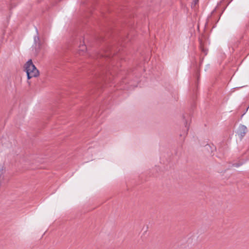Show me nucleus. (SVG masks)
Here are the masks:
<instances>
[{
    "label": "nucleus",
    "instance_id": "nucleus-1",
    "mask_svg": "<svg viewBox=\"0 0 249 249\" xmlns=\"http://www.w3.org/2000/svg\"><path fill=\"white\" fill-rule=\"evenodd\" d=\"M25 71L26 72L27 78L30 79L33 77H36L39 75L38 70L32 63V60H28L24 65Z\"/></svg>",
    "mask_w": 249,
    "mask_h": 249
},
{
    "label": "nucleus",
    "instance_id": "nucleus-2",
    "mask_svg": "<svg viewBox=\"0 0 249 249\" xmlns=\"http://www.w3.org/2000/svg\"><path fill=\"white\" fill-rule=\"evenodd\" d=\"M36 36H35L34 37V44L36 46L35 47V50L36 52L37 53L39 52V51L40 48L41 46V43L40 41V38L38 36V32L37 29L36 28Z\"/></svg>",
    "mask_w": 249,
    "mask_h": 249
},
{
    "label": "nucleus",
    "instance_id": "nucleus-3",
    "mask_svg": "<svg viewBox=\"0 0 249 249\" xmlns=\"http://www.w3.org/2000/svg\"><path fill=\"white\" fill-rule=\"evenodd\" d=\"M247 132V127L243 125L239 126L237 130V134L241 138H242Z\"/></svg>",
    "mask_w": 249,
    "mask_h": 249
},
{
    "label": "nucleus",
    "instance_id": "nucleus-4",
    "mask_svg": "<svg viewBox=\"0 0 249 249\" xmlns=\"http://www.w3.org/2000/svg\"><path fill=\"white\" fill-rule=\"evenodd\" d=\"M200 49L202 52H203L204 55H206L207 53V50L205 47L204 45L201 40L200 41Z\"/></svg>",
    "mask_w": 249,
    "mask_h": 249
},
{
    "label": "nucleus",
    "instance_id": "nucleus-5",
    "mask_svg": "<svg viewBox=\"0 0 249 249\" xmlns=\"http://www.w3.org/2000/svg\"><path fill=\"white\" fill-rule=\"evenodd\" d=\"M80 49L79 50V54H83V53L81 52H84L85 50H86V47L84 45H82L80 46Z\"/></svg>",
    "mask_w": 249,
    "mask_h": 249
},
{
    "label": "nucleus",
    "instance_id": "nucleus-6",
    "mask_svg": "<svg viewBox=\"0 0 249 249\" xmlns=\"http://www.w3.org/2000/svg\"><path fill=\"white\" fill-rule=\"evenodd\" d=\"M110 53L107 52L105 53V54H101V56L102 57H110Z\"/></svg>",
    "mask_w": 249,
    "mask_h": 249
},
{
    "label": "nucleus",
    "instance_id": "nucleus-7",
    "mask_svg": "<svg viewBox=\"0 0 249 249\" xmlns=\"http://www.w3.org/2000/svg\"><path fill=\"white\" fill-rule=\"evenodd\" d=\"M198 0H194L193 4L194 5V6H195L196 4H197V3H198Z\"/></svg>",
    "mask_w": 249,
    "mask_h": 249
},
{
    "label": "nucleus",
    "instance_id": "nucleus-8",
    "mask_svg": "<svg viewBox=\"0 0 249 249\" xmlns=\"http://www.w3.org/2000/svg\"><path fill=\"white\" fill-rule=\"evenodd\" d=\"M239 165H239V164H237V165H236V167H238V166H239Z\"/></svg>",
    "mask_w": 249,
    "mask_h": 249
},
{
    "label": "nucleus",
    "instance_id": "nucleus-9",
    "mask_svg": "<svg viewBox=\"0 0 249 249\" xmlns=\"http://www.w3.org/2000/svg\"><path fill=\"white\" fill-rule=\"evenodd\" d=\"M186 127H187V129L188 130V127L187 126V125H186L185 126Z\"/></svg>",
    "mask_w": 249,
    "mask_h": 249
}]
</instances>
